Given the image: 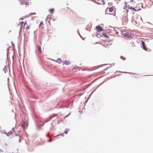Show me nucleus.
Returning <instances> with one entry per match:
<instances>
[{
  "label": "nucleus",
  "instance_id": "1",
  "mask_svg": "<svg viewBox=\"0 0 153 153\" xmlns=\"http://www.w3.org/2000/svg\"><path fill=\"white\" fill-rule=\"evenodd\" d=\"M135 2L133 1L128 2L126 4L125 7L134 11H138L139 9L137 8V6L134 7Z\"/></svg>",
  "mask_w": 153,
  "mask_h": 153
},
{
  "label": "nucleus",
  "instance_id": "2",
  "mask_svg": "<svg viewBox=\"0 0 153 153\" xmlns=\"http://www.w3.org/2000/svg\"><path fill=\"white\" fill-rule=\"evenodd\" d=\"M28 124L27 122L23 121L21 123V126L24 129L26 128L27 127Z\"/></svg>",
  "mask_w": 153,
  "mask_h": 153
},
{
  "label": "nucleus",
  "instance_id": "3",
  "mask_svg": "<svg viewBox=\"0 0 153 153\" xmlns=\"http://www.w3.org/2000/svg\"><path fill=\"white\" fill-rule=\"evenodd\" d=\"M52 17V15H48L46 18V21H48V23L50 25H51V23H50V20L51 19V17Z\"/></svg>",
  "mask_w": 153,
  "mask_h": 153
},
{
  "label": "nucleus",
  "instance_id": "4",
  "mask_svg": "<svg viewBox=\"0 0 153 153\" xmlns=\"http://www.w3.org/2000/svg\"><path fill=\"white\" fill-rule=\"evenodd\" d=\"M123 36L127 37H132V35L127 32H125L123 33Z\"/></svg>",
  "mask_w": 153,
  "mask_h": 153
},
{
  "label": "nucleus",
  "instance_id": "5",
  "mask_svg": "<svg viewBox=\"0 0 153 153\" xmlns=\"http://www.w3.org/2000/svg\"><path fill=\"white\" fill-rule=\"evenodd\" d=\"M142 45L143 46V48L145 51H147V48L145 46V42L142 41H141Z\"/></svg>",
  "mask_w": 153,
  "mask_h": 153
},
{
  "label": "nucleus",
  "instance_id": "6",
  "mask_svg": "<svg viewBox=\"0 0 153 153\" xmlns=\"http://www.w3.org/2000/svg\"><path fill=\"white\" fill-rule=\"evenodd\" d=\"M30 25H28L26 22H25L24 25V28L26 30H29L30 29Z\"/></svg>",
  "mask_w": 153,
  "mask_h": 153
},
{
  "label": "nucleus",
  "instance_id": "7",
  "mask_svg": "<svg viewBox=\"0 0 153 153\" xmlns=\"http://www.w3.org/2000/svg\"><path fill=\"white\" fill-rule=\"evenodd\" d=\"M96 28L98 32H100L102 30V29L99 25L96 26Z\"/></svg>",
  "mask_w": 153,
  "mask_h": 153
},
{
  "label": "nucleus",
  "instance_id": "8",
  "mask_svg": "<svg viewBox=\"0 0 153 153\" xmlns=\"http://www.w3.org/2000/svg\"><path fill=\"white\" fill-rule=\"evenodd\" d=\"M70 64V62L69 61L65 60L64 61H63V62H62V64L63 65H69Z\"/></svg>",
  "mask_w": 153,
  "mask_h": 153
},
{
  "label": "nucleus",
  "instance_id": "9",
  "mask_svg": "<svg viewBox=\"0 0 153 153\" xmlns=\"http://www.w3.org/2000/svg\"><path fill=\"white\" fill-rule=\"evenodd\" d=\"M37 49L39 54H40L42 52L41 48L40 46H37Z\"/></svg>",
  "mask_w": 153,
  "mask_h": 153
},
{
  "label": "nucleus",
  "instance_id": "10",
  "mask_svg": "<svg viewBox=\"0 0 153 153\" xmlns=\"http://www.w3.org/2000/svg\"><path fill=\"white\" fill-rule=\"evenodd\" d=\"M56 62H58L59 64L62 63L63 61H62V59L60 58H58L57 59V61H55Z\"/></svg>",
  "mask_w": 153,
  "mask_h": 153
},
{
  "label": "nucleus",
  "instance_id": "11",
  "mask_svg": "<svg viewBox=\"0 0 153 153\" xmlns=\"http://www.w3.org/2000/svg\"><path fill=\"white\" fill-rule=\"evenodd\" d=\"M114 10V7L113 6V7H111L109 9V11L110 12H112Z\"/></svg>",
  "mask_w": 153,
  "mask_h": 153
},
{
  "label": "nucleus",
  "instance_id": "12",
  "mask_svg": "<svg viewBox=\"0 0 153 153\" xmlns=\"http://www.w3.org/2000/svg\"><path fill=\"white\" fill-rule=\"evenodd\" d=\"M44 24L42 22H41L39 25V27L43 28L44 27Z\"/></svg>",
  "mask_w": 153,
  "mask_h": 153
},
{
  "label": "nucleus",
  "instance_id": "13",
  "mask_svg": "<svg viewBox=\"0 0 153 153\" xmlns=\"http://www.w3.org/2000/svg\"><path fill=\"white\" fill-rule=\"evenodd\" d=\"M36 14V13L35 12L31 13L29 14V15L28 16H30L33 15H35Z\"/></svg>",
  "mask_w": 153,
  "mask_h": 153
},
{
  "label": "nucleus",
  "instance_id": "14",
  "mask_svg": "<svg viewBox=\"0 0 153 153\" xmlns=\"http://www.w3.org/2000/svg\"><path fill=\"white\" fill-rule=\"evenodd\" d=\"M54 10V9L53 8H52L49 10V11L51 13H53Z\"/></svg>",
  "mask_w": 153,
  "mask_h": 153
},
{
  "label": "nucleus",
  "instance_id": "15",
  "mask_svg": "<svg viewBox=\"0 0 153 153\" xmlns=\"http://www.w3.org/2000/svg\"><path fill=\"white\" fill-rule=\"evenodd\" d=\"M74 18H75V19L77 18H79L77 14H75V15L74 16Z\"/></svg>",
  "mask_w": 153,
  "mask_h": 153
},
{
  "label": "nucleus",
  "instance_id": "16",
  "mask_svg": "<svg viewBox=\"0 0 153 153\" xmlns=\"http://www.w3.org/2000/svg\"><path fill=\"white\" fill-rule=\"evenodd\" d=\"M69 129H66L65 131H64V132L66 134H67V133L68 132V131H69Z\"/></svg>",
  "mask_w": 153,
  "mask_h": 153
},
{
  "label": "nucleus",
  "instance_id": "17",
  "mask_svg": "<svg viewBox=\"0 0 153 153\" xmlns=\"http://www.w3.org/2000/svg\"><path fill=\"white\" fill-rule=\"evenodd\" d=\"M103 36H104V37H105L107 38H108V36L106 34L104 33L103 34Z\"/></svg>",
  "mask_w": 153,
  "mask_h": 153
},
{
  "label": "nucleus",
  "instance_id": "18",
  "mask_svg": "<svg viewBox=\"0 0 153 153\" xmlns=\"http://www.w3.org/2000/svg\"><path fill=\"white\" fill-rule=\"evenodd\" d=\"M20 22L21 23V27H22L23 24L24 22Z\"/></svg>",
  "mask_w": 153,
  "mask_h": 153
},
{
  "label": "nucleus",
  "instance_id": "19",
  "mask_svg": "<svg viewBox=\"0 0 153 153\" xmlns=\"http://www.w3.org/2000/svg\"><path fill=\"white\" fill-rule=\"evenodd\" d=\"M51 141H52V140H51V139H50L48 141V142H51Z\"/></svg>",
  "mask_w": 153,
  "mask_h": 153
},
{
  "label": "nucleus",
  "instance_id": "20",
  "mask_svg": "<svg viewBox=\"0 0 153 153\" xmlns=\"http://www.w3.org/2000/svg\"><path fill=\"white\" fill-rule=\"evenodd\" d=\"M23 18H20V20H23Z\"/></svg>",
  "mask_w": 153,
  "mask_h": 153
},
{
  "label": "nucleus",
  "instance_id": "21",
  "mask_svg": "<svg viewBox=\"0 0 153 153\" xmlns=\"http://www.w3.org/2000/svg\"><path fill=\"white\" fill-rule=\"evenodd\" d=\"M128 10H127V13H128Z\"/></svg>",
  "mask_w": 153,
  "mask_h": 153
},
{
  "label": "nucleus",
  "instance_id": "22",
  "mask_svg": "<svg viewBox=\"0 0 153 153\" xmlns=\"http://www.w3.org/2000/svg\"><path fill=\"white\" fill-rule=\"evenodd\" d=\"M12 129L13 130V131H14V129Z\"/></svg>",
  "mask_w": 153,
  "mask_h": 153
}]
</instances>
